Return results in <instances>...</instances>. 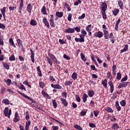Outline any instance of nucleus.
<instances>
[{
  "instance_id": "nucleus-52",
  "label": "nucleus",
  "mask_w": 130,
  "mask_h": 130,
  "mask_svg": "<svg viewBox=\"0 0 130 130\" xmlns=\"http://www.w3.org/2000/svg\"><path fill=\"white\" fill-rule=\"evenodd\" d=\"M92 26V24L88 25L86 27L85 30L87 31V32H89V31H91V27Z\"/></svg>"
},
{
  "instance_id": "nucleus-60",
  "label": "nucleus",
  "mask_w": 130,
  "mask_h": 130,
  "mask_svg": "<svg viewBox=\"0 0 130 130\" xmlns=\"http://www.w3.org/2000/svg\"><path fill=\"white\" fill-rule=\"evenodd\" d=\"M86 17V14L85 13L82 14V15L78 17V20H82Z\"/></svg>"
},
{
  "instance_id": "nucleus-42",
  "label": "nucleus",
  "mask_w": 130,
  "mask_h": 130,
  "mask_svg": "<svg viewBox=\"0 0 130 130\" xmlns=\"http://www.w3.org/2000/svg\"><path fill=\"white\" fill-rule=\"evenodd\" d=\"M64 7L66 8V9H67L68 11H69V12L72 10L71 9V7H70V5H69V4H68V3H64Z\"/></svg>"
},
{
  "instance_id": "nucleus-51",
  "label": "nucleus",
  "mask_w": 130,
  "mask_h": 130,
  "mask_svg": "<svg viewBox=\"0 0 130 130\" xmlns=\"http://www.w3.org/2000/svg\"><path fill=\"white\" fill-rule=\"evenodd\" d=\"M50 25L51 27L52 28H54L55 27V24L54 23V20H51L50 21Z\"/></svg>"
},
{
  "instance_id": "nucleus-36",
  "label": "nucleus",
  "mask_w": 130,
  "mask_h": 130,
  "mask_svg": "<svg viewBox=\"0 0 130 130\" xmlns=\"http://www.w3.org/2000/svg\"><path fill=\"white\" fill-rule=\"evenodd\" d=\"M4 114L5 116H8V112H9V108L6 107L3 111Z\"/></svg>"
},
{
  "instance_id": "nucleus-4",
  "label": "nucleus",
  "mask_w": 130,
  "mask_h": 130,
  "mask_svg": "<svg viewBox=\"0 0 130 130\" xmlns=\"http://www.w3.org/2000/svg\"><path fill=\"white\" fill-rule=\"evenodd\" d=\"M48 54L49 56V57H50V58L48 57H46L47 61L48 62V63L50 64V66H51V67H52V60H53V59L55 58V56H54V55H53V54L50 53H48ZM52 59V60H51Z\"/></svg>"
},
{
  "instance_id": "nucleus-11",
  "label": "nucleus",
  "mask_w": 130,
  "mask_h": 130,
  "mask_svg": "<svg viewBox=\"0 0 130 130\" xmlns=\"http://www.w3.org/2000/svg\"><path fill=\"white\" fill-rule=\"evenodd\" d=\"M108 85L110 87V93H113V91H114V85H113L112 81H110L108 82Z\"/></svg>"
},
{
  "instance_id": "nucleus-10",
  "label": "nucleus",
  "mask_w": 130,
  "mask_h": 130,
  "mask_svg": "<svg viewBox=\"0 0 130 130\" xmlns=\"http://www.w3.org/2000/svg\"><path fill=\"white\" fill-rule=\"evenodd\" d=\"M64 32L73 34V33H75V29L74 27L73 28L69 27V28H66L64 29Z\"/></svg>"
},
{
  "instance_id": "nucleus-62",
  "label": "nucleus",
  "mask_w": 130,
  "mask_h": 130,
  "mask_svg": "<svg viewBox=\"0 0 130 130\" xmlns=\"http://www.w3.org/2000/svg\"><path fill=\"white\" fill-rule=\"evenodd\" d=\"M72 13H69L68 17V20L69 22H71L72 21Z\"/></svg>"
},
{
  "instance_id": "nucleus-19",
  "label": "nucleus",
  "mask_w": 130,
  "mask_h": 130,
  "mask_svg": "<svg viewBox=\"0 0 130 130\" xmlns=\"http://www.w3.org/2000/svg\"><path fill=\"white\" fill-rule=\"evenodd\" d=\"M105 39H108L109 38V32L106 30H103Z\"/></svg>"
},
{
  "instance_id": "nucleus-44",
  "label": "nucleus",
  "mask_w": 130,
  "mask_h": 130,
  "mask_svg": "<svg viewBox=\"0 0 130 130\" xmlns=\"http://www.w3.org/2000/svg\"><path fill=\"white\" fill-rule=\"evenodd\" d=\"M6 90H7V88H6L5 87H2L0 90L1 94L2 95L5 94V92Z\"/></svg>"
},
{
  "instance_id": "nucleus-27",
  "label": "nucleus",
  "mask_w": 130,
  "mask_h": 130,
  "mask_svg": "<svg viewBox=\"0 0 130 130\" xmlns=\"http://www.w3.org/2000/svg\"><path fill=\"white\" fill-rule=\"evenodd\" d=\"M102 84L103 85V86L105 88V89H107V79H105L103 81H102Z\"/></svg>"
},
{
  "instance_id": "nucleus-23",
  "label": "nucleus",
  "mask_w": 130,
  "mask_h": 130,
  "mask_svg": "<svg viewBox=\"0 0 130 130\" xmlns=\"http://www.w3.org/2000/svg\"><path fill=\"white\" fill-rule=\"evenodd\" d=\"M126 86V84H125V82H122L121 83H119L118 86V89H120L121 88H125Z\"/></svg>"
},
{
  "instance_id": "nucleus-37",
  "label": "nucleus",
  "mask_w": 130,
  "mask_h": 130,
  "mask_svg": "<svg viewBox=\"0 0 130 130\" xmlns=\"http://www.w3.org/2000/svg\"><path fill=\"white\" fill-rule=\"evenodd\" d=\"M20 86H18V88L19 89H20V90H24V91H26V88L25 87V86H24V85H23V84H22V83H20Z\"/></svg>"
},
{
  "instance_id": "nucleus-21",
  "label": "nucleus",
  "mask_w": 130,
  "mask_h": 130,
  "mask_svg": "<svg viewBox=\"0 0 130 130\" xmlns=\"http://www.w3.org/2000/svg\"><path fill=\"white\" fill-rule=\"evenodd\" d=\"M115 106H116L117 111H120V110H121V107L120 106H119V103L118 102V101H116Z\"/></svg>"
},
{
  "instance_id": "nucleus-26",
  "label": "nucleus",
  "mask_w": 130,
  "mask_h": 130,
  "mask_svg": "<svg viewBox=\"0 0 130 130\" xmlns=\"http://www.w3.org/2000/svg\"><path fill=\"white\" fill-rule=\"evenodd\" d=\"M124 49L121 50V53H123V52H125L128 50V45L126 44L124 45Z\"/></svg>"
},
{
  "instance_id": "nucleus-46",
  "label": "nucleus",
  "mask_w": 130,
  "mask_h": 130,
  "mask_svg": "<svg viewBox=\"0 0 130 130\" xmlns=\"http://www.w3.org/2000/svg\"><path fill=\"white\" fill-rule=\"evenodd\" d=\"M23 85H26V86H28V87H29L30 89L32 88V86H31V85L29 84V83H28V80H25V81H23Z\"/></svg>"
},
{
  "instance_id": "nucleus-16",
  "label": "nucleus",
  "mask_w": 130,
  "mask_h": 130,
  "mask_svg": "<svg viewBox=\"0 0 130 130\" xmlns=\"http://www.w3.org/2000/svg\"><path fill=\"white\" fill-rule=\"evenodd\" d=\"M41 93L44 97H46L48 99H51V96H49L48 93H46V92L44 91L43 90L42 91Z\"/></svg>"
},
{
  "instance_id": "nucleus-7",
  "label": "nucleus",
  "mask_w": 130,
  "mask_h": 130,
  "mask_svg": "<svg viewBox=\"0 0 130 130\" xmlns=\"http://www.w3.org/2000/svg\"><path fill=\"white\" fill-rule=\"evenodd\" d=\"M63 16V12L57 11L55 13V21H56V20H58L59 18H62Z\"/></svg>"
},
{
  "instance_id": "nucleus-49",
  "label": "nucleus",
  "mask_w": 130,
  "mask_h": 130,
  "mask_svg": "<svg viewBox=\"0 0 130 130\" xmlns=\"http://www.w3.org/2000/svg\"><path fill=\"white\" fill-rule=\"evenodd\" d=\"M107 75L108 76V79H109V80H112V75H111V73L110 72H108L107 73Z\"/></svg>"
},
{
  "instance_id": "nucleus-54",
  "label": "nucleus",
  "mask_w": 130,
  "mask_h": 130,
  "mask_svg": "<svg viewBox=\"0 0 130 130\" xmlns=\"http://www.w3.org/2000/svg\"><path fill=\"white\" fill-rule=\"evenodd\" d=\"M39 86L40 88H42V89H43V88H44V86H45V85L44 84V83H43L42 81H40L39 82Z\"/></svg>"
},
{
  "instance_id": "nucleus-18",
  "label": "nucleus",
  "mask_w": 130,
  "mask_h": 130,
  "mask_svg": "<svg viewBox=\"0 0 130 130\" xmlns=\"http://www.w3.org/2000/svg\"><path fill=\"white\" fill-rule=\"evenodd\" d=\"M109 38H110L111 40V42L113 44H114L115 41H114V36L113 35V33L111 32L109 35Z\"/></svg>"
},
{
  "instance_id": "nucleus-35",
  "label": "nucleus",
  "mask_w": 130,
  "mask_h": 130,
  "mask_svg": "<svg viewBox=\"0 0 130 130\" xmlns=\"http://www.w3.org/2000/svg\"><path fill=\"white\" fill-rule=\"evenodd\" d=\"M101 13L104 20H106V19H107V15H106V11H101Z\"/></svg>"
},
{
  "instance_id": "nucleus-12",
  "label": "nucleus",
  "mask_w": 130,
  "mask_h": 130,
  "mask_svg": "<svg viewBox=\"0 0 130 130\" xmlns=\"http://www.w3.org/2000/svg\"><path fill=\"white\" fill-rule=\"evenodd\" d=\"M32 9L33 6H32V4H31V3H29L26 7L27 12H28V13H29V14H31V13L32 12Z\"/></svg>"
},
{
  "instance_id": "nucleus-9",
  "label": "nucleus",
  "mask_w": 130,
  "mask_h": 130,
  "mask_svg": "<svg viewBox=\"0 0 130 130\" xmlns=\"http://www.w3.org/2000/svg\"><path fill=\"white\" fill-rule=\"evenodd\" d=\"M23 8H24V0H20L19 7V12L20 14L22 13V10H23Z\"/></svg>"
},
{
  "instance_id": "nucleus-50",
  "label": "nucleus",
  "mask_w": 130,
  "mask_h": 130,
  "mask_svg": "<svg viewBox=\"0 0 130 130\" xmlns=\"http://www.w3.org/2000/svg\"><path fill=\"white\" fill-rule=\"evenodd\" d=\"M1 11L3 16H5V15H6V7H3V9H1Z\"/></svg>"
},
{
  "instance_id": "nucleus-59",
  "label": "nucleus",
  "mask_w": 130,
  "mask_h": 130,
  "mask_svg": "<svg viewBox=\"0 0 130 130\" xmlns=\"http://www.w3.org/2000/svg\"><path fill=\"white\" fill-rule=\"evenodd\" d=\"M75 98L77 102H81V98H80V96H79V95L76 94L75 95Z\"/></svg>"
},
{
  "instance_id": "nucleus-61",
  "label": "nucleus",
  "mask_w": 130,
  "mask_h": 130,
  "mask_svg": "<svg viewBox=\"0 0 130 130\" xmlns=\"http://www.w3.org/2000/svg\"><path fill=\"white\" fill-rule=\"evenodd\" d=\"M126 81H127V75H126L121 79V82H126Z\"/></svg>"
},
{
  "instance_id": "nucleus-38",
  "label": "nucleus",
  "mask_w": 130,
  "mask_h": 130,
  "mask_svg": "<svg viewBox=\"0 0 130 130\" xmlns=\"http://www.w3.org/2000/svg\"><path fill=\"white\" fill-rule=\"evenodd\" d=\"M37 69L38 74L39 77H42V72H41V70H40V67H38Z\"/></svg>"
},
{
  "instance_id": "nucleus-39",
  "label": "nucleus",
  "mask_w": 130,
  "mask_h": 130,
  "mask_svg": "<svg viewBox=\"0 0 130 130\" xmlns=\"http://www.w3.org/2000/svg\"><path fill=\"white\" fill-rule=\"evenodd\" d=\"M106 111H107V112H109L110 113H113V111L114 110H112V108H110V107H107L105 109Z\"/></svg>"
},
{
  "instance_id": "nucleus-29",
  "label": "nucleus",
  "mask_w": 130,
  "mask_h": 130,
  "mask_svg": "<svg viewBox=\"0 0 130 130\" xmlns=\"http://www.w3.org/2000/svg\"><path fill=\"white\" fill-rule=\"evenodd\" d=\"M41 13L43 15H47V12H46V7L44 6L41 9Z\"/></svg>"
},
{
  "instance_id": "nucleus-25",
  "label": "nucleus",
  "mask_w": 130,
  "mask_h": 130,
  "mask_svg": "<svg viewBox=\"0 0 130 130\" xmlns=\"http://www.w3.org/2000/svg\"><path fill=\"white\" fill-rule=\"evenodd\" d=\"M111 127H112V129L117 130L119 128V125H118V124H117V123H114V124H113Z\"/></svg>"
},
{
  "instance_id": "nucleus-40",
  "label": "nucleus",
  "mask_w": 130,
  "mask_h": 130,
  "mask_svg": "<svg viewBox=\"0 0 130 130\" xmlns=\"http://www.w3.org/2000/svg\"><path fill=\"white\" fill-rule=\"evenodd\" d=\"M120 104L121 106L124 107V106H125V105H126V102L124 100H122L120 102Z\"/></svg>"
},
{
  "instance_id": "nucleus-20",
  "label": "nucleus",
  "mask_w": 130,
  "mask_h": 130,
  "mask_svg": "<svg viewBox=\"0 0 130 130\" xmlns=\"http://www.w3.org/2000/svg\"><path fill=\"white\" fill-rule=\"evenodd\" d=\"M51 86L52 87V88H53L54 89H62L61 86L59 85V84L54 85L53 84H51Z\"/></svg>"
},
{
  "instance_id": "nucleus-31",
  "label": "nucleus",
  "mask_w": 130,
  "mask_h": 130,
  "mask_svg": "<svg viewBox=\"0 0 130 130\" xmlns=\"http://www.w3.org/2000/svg\"><path fill=\"white\" fill-rule=\"evenodd\" d=\"M112 13H113L114 16H117L118 13H119V9H118L117 8H115L112 11Z\"/></svg>"
},
{
  "instance_id": "nucleus-3",
  "label": "nucleus",
  "mask_w": 130,
  "mask_h": 130,
  "mask_svg": "<svg viewBox=\"0 0 130 130\" xmlns=\"http://www.w3.org/2000/svg\"><path fill=\"white\" fill-rule=\"evenodd\" d=\"M25 119L27 121L25 123V130H29V127L31 125V121L29 120L30 119V115H29V112L26 111L25 112Z\"/></svg>"
},
{
  "instance_id": "nucleus-43",
  "label": "nucleus",
  "mask_w": 130,
  "mask_h": 130,
  "mask_svg": "<svg viewBox=\"0 0 130 130\" xmlns=\"http://www.w3.org/2000/svg\"><path fill=\"white\" fill-rule=\"evenodd\" d=\"M9 60L10 61H14V60H16V57H15V55H11V56L9 57Z\"/></svg>"
},
{
  "instance_id": "nucleus-45",
  "label": "nucleus",
  "mask_w": 130,
  "mask_h": 130,
  "mask_svg": "<svg viewBox=\"0 0 130 130\" xmlns=\"http://www.w3.org/2000/svg\"><path fill=\"white\" fill-rule=\"evenodd\" d=\"M80 56L82 60H83V61H86L87 60V58L85 57V55H84L83 53L80 54Z\"/></svg>"
},
{
  "instance_id": "nucleus-24",
  "label": "nucleus",
  "mask_w": 130,
  "mask_h": 130,
  "mask_svg": "<svg viewBox=\"0 0 130 130\" xmlns=\"http://www.w3.org/2000/svg\"><path fill=\"white\" fill-rule=\"evenodd\" d=\"M118 5L120 8V9H121V10H123V2H122V1L121 0H119L118 1Z\"/></svg>"
},
{
  "instance_id": "nucleus-55",
  "label": "nucleus",
  "mask_w": 130,
  "mask_h": 130,
  "mask_svg": "<svg viewBox=\"0 0 130 130\" xmlns=\"http://www.w3.org/2000/svg\"><path fill=\"white\" fill-rule=\"evenodd\" d=\"M74 29V31H76V32H81V27L76 26V27H73Z\"/></svg>"
},
{
  "instance_id": "nucleus-5",
  "label": "nucleus",
  "mask_w": 130,
  "mask_h": 130,
  "mask_svg": "<svg viewBox=\"0 0 130 130\" xmlns=\"http://www.w3.org/2000/svg\"><path fill=\"white\" fill-rule=\"evenodd\" d=\"M16 42H17L18 46H19V47H21V50H22V51H23V52H25V48H24L23 44H22L23 43L22 41L20 39H17L16 40Z\"/></svg>"
},
{
  "instance_id": "nucleus-57",
  "label": "nucleus",
  "mask_w": 130,
  "mask_h": 130,
  "mask_svg": "<svg viewBox=\"0 0 130 130\" xmlns=\"http://www.w3.org/2000/svg\"><path fill=\"white\" fill-rule=\"evenodd\" d=\"M90 69H91V70H92L93 71H95V72L98 71V69L96 68L94 65H91Z\"/></svg>"
},
{
  "instance_id": "nucleus-48",
  "label": "nucleus",
  "mask_w": 130,
  "mask_h": 130,
  "mask_svg": "<svg viewBox=\"0 0 130 130\" xmlns=\"http://www.w3.org/2000/svg\"><path fill=\"white\" fill-rule=\"evenodd\" d=\"M52 101L54 108H56V107H57V104L56 103V101H55V100H52Z\"/></svg>"
},
{
  "instance_id": "nucleus-17",
  "label": "nucleus",
  "mask_w": 130,
  "mask_h": 130,
  "mask_svg": "<svg viewBox=\"0 0 130 130\" xmlns=\"http://www.w3.org/2000/svg\"><path fill=\"white\" fill-rule=\"evenodd\" d=\"M43 22L47 28H49V27H50V26L49 25V23L48 22V21L47 20V19H46V18L44 17L43 19Z\"/></svg>"
},
{
  "instance_id": "nucleus-47",
  "label": "nucleus",
  "mask_w": 130,
  "mask_h": 130,
  "mask_svg": "<svg viewBox=\"0 0 130 130\" xmlns=\"http://www.w3.org/2000/svg\"><path fill=\"white\" fill-rule=\"evenodd\" d=\"M3 66L6 70H10V65L8 63H3Z\"/></svg>"
},
{
  "instance_id": "nucleus-63",
  "label": "nucleus",
  "mask_w": 130,
  "mask_h": 130,
  "mask_svg": "<svg viewBox=\"0 0 130 130\" xmlns=\"http://www.w3.org/2000/svg\"><path fill=\"white\" fill-rule=\"evenodd\" d=\"M0 28L3 29V30H5V29H6V25H5V24H4L0 23Z\"/></svg>"
},
{
  "instance_id": "nucleus-53",
  "label": "nucleus",
  "mask_w": 130,
  "mask_h": 130,
  "mask_svg": "<svg viewBox=\"0 0 130 130\" xmlns=\"http://www.w3.org/2000/svg\"><path fill=\"white\" fill-rule=\"evenodd\" d=\"M116 79L118 80V81H119V80L121 79V74L120 73H117Z\"/></svg>"
},
{
  "instance_id": "nucleus-28",
  "label": "nucleus",
  "mask_w": 130,
  "mask_h": 130,
  "mask_svg": "<svg viewBox=\"0 0 130 130\" xmlns=\"http://www.w3.org/2000/svg\"><path fill=\"white\" fill-rule=\"evenodd\" d=\"M88 97H89L88 94L86 93H84L83 94L82 99H83V103H86V101H87V98H88Z\"/></svg>"
},
{
  "instance_id": "nucleus-33",
  "label": "nucleus",
  "mask_w": 130,
  "mask_h": 130,
  "mask_svg": "<svg viewBox=\"0 0 130 130\" xmlns=\"http://www.w3.org/2000/svg\"><path fill=\"white\" fill-rule=\"evenodd\" d=\"M30 25H31V26H37V22L34 19H31L30 22Z\"/></svg>"
},
{
  "instance_id": "nucleus-34",
  "label": "nucleus",
  "mask_w": 130,
  "mask_h": 130,
  "mask_svg": "<svg viewBox=\"0 0 130 130\" xmlns=\"http://www.w3.org/2000/svg\"><path fill=\"white\" fill-rule=\"evenodd\" d=\"M2 103L5 104V105H9V104H10V100H9L8 99H4L2 101Z\"/></svg>"
},
{
  "instance_id": "nucleus-32",
  "label": "nucleus",
  "mask_w": 130,
  "mask_h": 130,
  "mask_svg": "<svg viewBox=\"0 0 130 130\" xmlns=\"http://www.w3.org/2000/svg\"><path fill=\"white\" fill-rule=\"evenodd\" d=\"M95 94V92H94V90H88V95L89 97H93L94 95Z\"/></svg>"
},
{
  "instance_id": "nucleus-64",
  "label": "nucleus",
  "mask_w": 130,
  "mask_h": 130,
  "mask_svg": "<svg viewBox=\"0 0 130 130\" xmlns=\"http://www.w3.org/2000/svg\"><path fill=\"white\" fill-rule=\"evenodd\" d=\"M93 113L94 116H95V117H97L98 116V115L99 114V112L97 110H95L93 111Z\"/></svg>"
},
{
  "instance_id": "nucleus-22",
  "label": "nucleus",
  "mask_w": 130,
  "mask_h": 130,
  "mask_svg": "<svg viewBox=\"0 0 130 130\" xmlns=\"http://www.w3.org/2000/svg\"><path fill=\"white\" fill-rule=\"evenodd\" d=\"M9 44L10 46H13L15 48L17 47L14 42V40L12 38L9 39Z\"/></svg>"
},
{
  "instance_id": "nucleus-8",
  "label": "nucleus",
  "mask_w": 130,
  "mask_h": 130,
  "mask_svg": "<svg viewBox=\"0 0 130 130\" xmlns=\"http://www.w3.org/2000/svg\"><path fill=\"white\" fill-rule=\"evenodd\" d=\"M30 59L33 63L35 62V53H34V51L32 49H30Z\"/></svg>"
},
{
  "instance_id": "nucleus-15",
  "label": "nucleus",
  "mask_w": 130,
  "mask_h": 130,
  "mask_svg": "<svg viewBox=\"0 0 130 130\" xmlns=\"http://www.w3.org/2000/svg\"><path fill=\"white\" fill-rule=\"evenodd\" d=\"M60 101L61 102V104H63V106L65 107H68V105H69V103L67 101V100L64 99L63 98L60 99Z\"/></svg>"
},
{
  "instance_id": "nucleus-14",
  "label": "nucleus",
  "mask_w": 130,
  "mask_h": 130,
  "mask_svg": "<svg viewBox=\"0 0 130 130\" xmlns=\"http://www.w3.org/2000/svg\"><path fill=\"white\" fill-rule=\"evenodd\" d=\"M14 121V122H18V121H20V116H19V113H18V112H16L15 113Z\"/></svg>"
},
{
  "instance_id": "nucleus-56",
  "label": "nucleus",
  "mask_w": 130,
  "mask_h": 130,
  "mask_svg": "<svg viewBox=\"0 0 130 130\" xmlns=\"http://www.w3.org/2000/svg\"><path fill=\"white\" fill-rule=\"evenodd\" d=\"M52 61L54 62H55V63H57V64H60V62L59 60H57V59H56V57H55Z\"/></svg>"
},
{
  "instance_id": "nucleus-6",
  "label": "nucleus",
  "mask_w": 130,
  "mask_h": 130,
  "mask_svg": "<svg viewBox=\"0 0 130 130\" xmlns=\"http://www.w3.org/2000/svg\"><path fill=\"white\" fill-rule=\"evenodd\" d=\"M101 11V12H106L107 11V4L105 2L102 3Z\"/></svg>"
},
{
  "instance_id": "nucleus-2",
  "label": "nucleus",
  "mask_w": 130,
  "mask_h": 130,
  "mask_svg": "<svg viewBox=\"0 0 130 130\" xmlns=\"http://www.w3.org/2000/svg\"><path fill=\"white\" fill-rule=\"evenodd\" d=\"M17 93H19L21 96L25 98L26 99H27L29 100V101H31V105L34 106V107H35V108H38V105H37V103H36L35 101L33 100L31 98L28 96V95L25 94V93H22L21 91L17 90Z\"/></svg>"
},
{
  "instance_id": "nucleus-1",
  "label": "nucleus",
  "mask_w": 130,
  "mask_h": 130,
  "mask_svg": "<svg viewBox=\"0 0 130 130\" xmlns=\"http://www.w3.org/2000/svg\"><path fill=\"white\" fill-rule=\"evenodd\" d=\"M86 35L87 31L82 28L81 29V34L79 35V37H80V38H75V41L76 42H80V43H82V42H85V36Z\"/></svg>"
},
{
  "instance_id": "nucleus-13",
  "label": "nucleus",
  "mask_w": 130,
  "mask_h": 130,
  "mask_svg": "<svg viewBox=\"0 0 130 130\" xmlns=\"http://www.w3.org/2000/svg\"><path fill=\"white\" fill-rule=\"evenodd\" d=\"M94 36H95V37H98V38H102V37H103V32L100 30L96 34H94Z\"/></svg>"
},
{
  "instance_id": "nucleus-41",
  "label": "nucleus",
  "mask_w": 130,
  "mask_h": 130,
  "mask_svg": "<svg viewBox=\"0 0 130 130\" xmlns=\"http://www.w3.org/2000/svg\"><path fill=\"white\" fill-rule=\"evenodd\" d=\"M72 78L73 80H77V78H78V75L77 74V73L75 72H74L72 74Z\"/></svg>"
},
{
  "instance_id": "nucleus-30",
  "label": "nucleus",
  "mask_w": 130,
  "mask_h": 130,
  "mask_svg": "<svg viewBox=\"0 0 130 130\" xmlns=\"http://www.w3.org/2000/svg\"><path fill=\"white\" fill-rule=\"evenodd\" d=\"M4 82L6 83L7 86H11V84H12V80L10 79H8L7 80L5 79Z\"/></svg>"
},
{
  "instance_id": "nucleus-58",
  "label": "nucleus",
  "mask_w": 130,
  "mask_h": 130,
  "mask_svg": "<svg viewBox=\"0 0 130 130\" xmlns=\"http://www.w3.org/2000/svg\"><path fill=\"white\" fill-rule=\"evenodd\" d=\"M74 127L75 128H77V129H79V130H83V128H82V127H81V126L76 124L74 125Z\"/></svg>"
}]
</instances>
